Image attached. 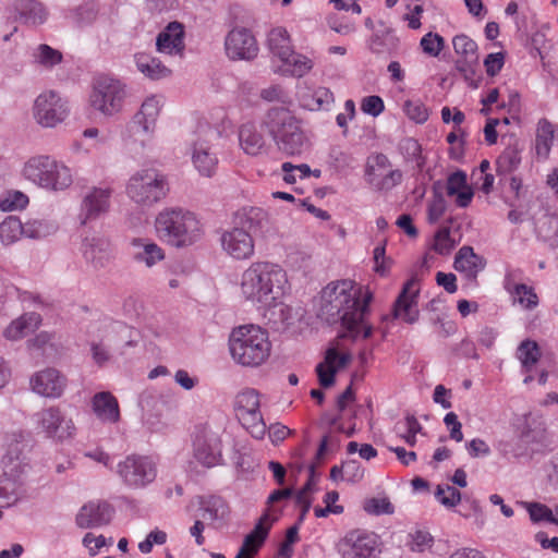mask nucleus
I'll return each instance as SVG.
<instances>
[{
    "mask_svg": "<svg viewBox=\"0 0 558 558\" xmlns=\"http://www.w3.org/2000/svg\"><path fill=\"white\" fill-rule=\"evenodd\" d=\"M220 245L223 253L234 260L250 259L255 253L253 234L243 228H235L234 226L221 233Z\"/></svg>",
    "mask_w": 558,
    "mask_h": 558,
    "instance_id": "obj_16",
    "label": "nucleus"
},
{
    "mask_svg": "<svg viewBox=\"0 0 558 558\" xmlns=\"http://www.w3.org/2000/svg\"><path fill=\"white\" fill-rule=\"evenodd\" d=\"M23 175L34 184L51 191H63L73 182L71 169L47 155L29 158L24 165Z\"/></svg>",
    "mask_w": 558,
    "mask_h": 558,
    "instance_id": "obj_7",
    "label": "nucleus"
},
{
    "mask_svg": "<svg viewBox=\"0 0 558 558\" xmlns=\"http://www.w3.org/2000/svg\"><path fill=\"white\" fill-rule=\"evenodd\" d=\"M239 141L247 155L256 156L265 147L264 136L257 131L254 123H245L240 128Z\"/></svg>",
    "mask_w": 558,
    "mask_h": 558,
    "instance_id": "obj_38",
    "label": "nucleus"
},
{
    "mask_svg": "<svg viewBox=\"0 0 558 558\" xmlns=\"http://www.w3.org/2000/svg\"><path fill=\"white\" fill-rule=\"evenodd\" d=\"M465 187H468L465 172L458 170L448 177V180H447L448 195H450V196L456 195V193H458L459 191H461Z\"/></svg>",
    "mask_w": 558,
    "mask_h": 558,
    "instance_id": "obj_63",
    "label": "nucleus"
},
{
    "mask_svg": "<svg viewBox=\"0 0 558 558\" xmlns=\"http://www.w3.org/2000/svg\"><path fill=\"white\" fill-rule=\"evenodd\" d=\"M41 323L38 313H25L13 320L4 330V337L9 340H19L34 331Z\"/></svg>",
    "mask_w": 558,
    "mask_h": 558,
    "instance_id": "obj_35",
    "label": "nucleus"
},
{
    "mask_svg": "<svg viewBox=\"0 0 558 558\" xmlns=\"http://www.w3.org/2000/svg\"><path fill=\"white\" fill-rule=\"evenodd\" d=\"M259 407V395L254 389L240 392L234 401V410L239 421L256 439H262L266 434V424Z\"/></svg>",
    "mask_w": 558,
    "mask_h": 558,
    "instance_id": "obj_12",
    "label": "nucleus"
},
{
    "mask_svg": "<svg viewBox=\"0 0 558 558\" xmlns=\"http://www.w3.org/2000/svg\"><path fill=\"white\" fill-rule=\"evenodd\" d=\"M235 228H243L251 234H264L269 231L270 220L266 210L260 207H242L235 214Z\"/></svg>",
    "mask_w": 558,
    "mask_h": 558,
    "instance_id": "obj_26",
    "label": "nucleus"
},
{
    "mask_svg": "<svg viewBox=\"0 0 558 558\" xmlns=\"http://www.w3.org/2000/svg\"><path fill=\"white\" fill-rule=\"evenodd\" d=\"M368 183L377 191H390L402 181L403 173L399 169L389 170L387 173L377 172L374 166L366 170Z\"/></svg>",
    "mask_w": 558,
    "mask_h": 558,
    "instance_id": "obj_40",
    "label": "nucleus"
},
{
    "mask_svg": "<svg viewBox=\"0 0 558 558\" xmlns=\"http://www.w3.org/2000/svg\"><path fill=\"white\" fill-rule=\"evenodd\" d=\"M24 227L23 235L31 239H39L49 234V226L41 220L29 221Z\"/></svg>",
    "mask_w": 558,
    "mask_h": 558,
    "instance_id": "obj_61",
    "label": "nucleus"
},
{
    "mask_svg": "<svg viewBox=\"0 0 558 558\" xmlns=\"http://www.w3.org/2000/svg\"><path fill=\"white\" fill-rule=\"evenodd\" d=\"M445 46V39L434 33L424 35L421 39V47L423 51L432 57H437Z\"/></svg>",
    "mask_w": 558,
    "mask_h": 558,
    "instance_id": "obj_53",
    "label": "nucleus"
},
{
    "mask_svg": "<svg viewBox=\"0 0 558 558\" xmlns=\"http://www.w3.org/2000/svg\"><path fill=\"white\" fill-rule=\"evenodd\" d=\"M158 236L177 247L194 244L203 234L196 216L181 208H166L155 219Z\"/></svg>",
    "mask_w": 558,
    "mask_h": 558,
    "instance_id": "obj_6",
    "label": "nucleus"
},
{
    "mask_svg": "<svg viewBox=\"0 0 558 558\" xmlns=\"http://www.w3.org/2000/svg\"><path fill=\"white\" fill-rule=\"evenodd\" d=\"M435 498L445 507L452 508L461 501V493L450 485H438Z\"/></svg>",
    "mask_w": 558,
    "mask_h": 558,
    "instance_id": "obj_51",
    "label": "nucleus"
},
{
    "mask_svg": "<svg viewBox=\"0 0 558 558\" xmlns=\"http://www.w3.org/2000/svg\"><path fill=\"white\" fill-rule=\"evenodd\" d=\"M68 101L56 92L49 90L37 96L33 106V117L43 128H54L69 116Z\"/></svg>",
    "mask_w": 558,
    "mask_h": 558,
    "instance_id": "obj_13",
    "label": "nucleus"
},
{
    "mask_svg": "<svg viewBox=\"0 0 558 558\" xmlns=\"http://www.w3.org/2000/svg\"><path fill=\"white\" fill-rule=\"evenodd\" d=\"M403 109L409 119L424 123L428 119V110L420 100H407Z\"/></svg>",
    "mask_w": 558,
    "mask_h": 558,
    "instance_id": "obj_55",
    "label": "nucleus"
},
{
    "mask_svg": "<svg viewBox=\"0 0 558 558\" xmlns=\"http://www.w3.org/2000/svg\"><path fill=\"white\" fill-rule=\"evenodd\" d=\"M217 135L218 133L215 130L208 128L203 136H199L192 146V162L204 177H211L218 166L217 154L210 145V138Z\"/></svg>",
    "mask_w": 558,
    "mask_h": 558,
    "instance_id": "obj_21",
    "label": "nucleus"
},
{
    "mask_svg": "<svg viewBox=\"0 0 558 558\" xmlns=\"http://www.w3.org/2000/svg\"><path fill=\"white\" fill-rule=\"evenodd\" d=\"M82 543L88 549L90 556H96L100 548L107 544H112V538H109V542H107L104 535L95 536L93 533H86Z\"/></svg>",
    "mask_w": 558,
    "mask_h": 558,
    "instance_id": "obj_60",
    "label": "nucleus"
},
{
    "mask_svg": "<svg viewBox=\"0 0 558 558\" xmlns=\"http://www.w3.org/2000/svg\"><path fill=\"white\" fill-rule=\"evenodd\" d=\"M117 473L126 487L143 489L156 480L157 465L149 457L131 454L119 462Z\"/></svg>",
    "mask_w": 558,
    "mask_h": 558,
    "instance_id": "obj_11",
    "label": "nucleus"
},
{
    "mask_svg": "<svg viewBox=\"0 0 558 558\" xmlns=\"http://www.w3.org/2000/svg\"><path fill=\"white\" fill-rule=\"evenodd\" d=\"M131 245L134 250L133 259L148 268L165 259L163 250L148 239L134 238L131 241Z\"/></svg>",
    "mask_w": 558,
    "mask_h": 558,
    "instance_id": "obj_30",
    "label": "nucleus"
},
{
    "mask_svg": "<svg viewBox=\"0 0 558 558\" xmlns=\"http://www.w3.org/2000/svg\"><path fill=\"white\" fill-rule=\"evenodd\" d=\"M28 440L23 432L7 436V449L2 458L3 470L8 474H24L28 469Z\"/></svg>",
    "mask_w": 558,
    "mask_h": 558,
    "instance_id": "obj_18",
    "label": "nucleus"
},
{
    "mask_svg": "<svg viewBox=\"0 0 558 558\" xmlns=\"http://www.w3.org/2000/svg\"><path fill=\"white\" fill-rule=\"evenodd\" d=\"M28 203V198L21 192H14L0 202V207L4 211H12L24 208Z\"/></svg>",
    "mask_w": 558,
    "mask_h": 558,
    "instance_id": "obj_59",
    "label": "nucleus"
},
{
    "mask_svg": "<svg viewBox=\"0 0 558 558\" xmlns=\"http://www.w3.org/2000/svg\"><path fill=\"white\" fill-rule=\"evenodd\" d=\"M33 57L36 63L46 68H51L60 63L62 60V54L59 50H56L45 44L39 45L35 49Z\"/></svg>",
    "mask_w": 558,
    "mask_h": 558,
    "instance_id": "obj_50",
    "label": "nucleus"
},
{
    "mask_svg": "<svg viewBox=\"0 0 558 558\" xmlns=\"http://www.w3.org/2000/svg\"><path fill=\"white\" fill-rule=\"evenodd\" d=\"M364 510L369 514H391L395 511L388 498H371L365 501Z\"/></svg>",
    "mask_w": 558,
    "mask_h": 558,
    "instance_id": "obj_56",
    "label": "nucleus"
},
{
    "mask_svg": "<svg viewBox=\"0 0 558 558\" xmlns=\"http://www.w3.org/2000/svg\"><path fill=\"white\" fill-rule=\"evenodd\" d=\"M262 125L274 140L278 150L286 156H300L310 147V140L300 120L287 108H270Z\"/></svg>",
    "mask_w": 558,
    "mask_h": 558,
    "instance_id": "obj_4",
    "label": "nucleus"
},
{
    "mask_svg": "<svg viewBox=\"0 0 558 558\" xmlns=\"http://www.w3.org/2000/svg\"><path fill=\"white\" fill-rule=\"evenodd\" d=\"M199 510L202 511V517L211 522L223 521L230 513L228 504L219 496L202 498L199 501Z\"/></svg>",
    "mask_w": 558,
    "mask_h": 558,
    "instance_id": "obj_42",
    "label": "nucleus"
},
{
    "mask_svg": "<svg viewBox=\"0 0 558 558\" xmlns=\"http://www.w3.org/2000/svg\"><path fill=\"white\" fill-rule=\"evenodd\" d=\"M444 423L450 430V438L460 442L463 440L462 424L458 420V415L453 412H449L444 417Z\"/></svg>",
    "mask_w": 558,
    "mask_h": 558,
    "instance_id": "obj_64",
    "label": "nucleus"
},
{
    "mask_svg": "<svg viewBox=\"0 0 558 558\" xmlns=\"http://www.w3.org/2000/svg\"><path fill=\"white\" fill-rule=\"evenodd\" d=\"M81 252L86 264L95 270L107 267L112 259L110 241L101 235L84 238Z\"/></svg>",
    "mask_w": 558,
    "mask_h": 558,
    "instance_id": "obj_23",
    "label": "nucleus"
},
{
    "mask_svg": "<svg viewBox=\"0 0 558 558\" xmlns=\"http://www.w3.org/2000/svg\"><path fill=\"white\" fill-rule=\"evenodd\" d=\"M112 189L109 186H94L83 196L78 219L85 226L107 214L110 208Z\"/></svg>",
    "mask_w": 558,
    "mask_h": 558,
    "instance_id": "obj_19",
    "label": "nucleus"
},
{
    "mask_svg": "<svg viewBox=\"0 0 558 558\" xmlns=\"http://www.w3.org/2000/svg\"><path fill=\"white\" fill-rule=\"evenodd\" d=\"M68 386V379L59 369L46 367L29 377L31 390L47 399H59Z\"/></svg>",
    "mask_w": 558,
    "mask_h": 558,
    "instance_id": "obj_17",
    "label": "nucleus"
},
{
    "mask_svg": "<svg viewBox=\"0 0 558 558\" xmlns=\"http://www.w3.org/2000/svg\"><path fill=\"white\" fill-rule=\"evenodd\" d=\"M160 108L161 101L158 97H148L142 104L140 111L133 117V125L141 128L144 133H153Z\"/></svg>",
    "mask_w": 558,
    "mask_h": 558,
    "instance_id": "obj_32",
    "label": "nucleus"
},
{
    "mask_svg": "<svg viewBox=\"0 0 558 558\" xmlns=\"http://www.w3.org/2000/svg\"><path fill=\"white\" fill-rule=\"evenodd\" d=\"M301 106L311 111L327 110L333 102V94L327 87H318L302 94Z\"/></svg>",
    "mask_w": 558,
    "mask_h": 558,
    "instance_id": "obj_43",
    "label": "nucleus"
},
{
    "mask_svg": "<svg viewBox=\"0 0 558 558\" xmlns=\"http://www.w3.org/2000/svg\"><path fill=\"white\" fill-rule=\"evenodd\" d=\"M508 292L513 295L514 302L519 303L523 308L532 311L538 305V296L534 289L524 283H515L512 287L506 284Z\"/></svg>",
    "mask_w": 558,
    "mask_h": 558,
    "instance_id": "obj_45",
    "label": "nucleus"
},
{
    "mask_svg": "<svg viewBox=\"0 0 558 558\" xmlns=\"http://www.w3.org/2000/svg\"><path fill=\"white\" fill-rule=\"evenodd\" d=\"M399 150L407 160H416L421 156V145L413 137H405L399 143Z\"/></svg>",
    "mask_w": 558,
    "mask_h": 558,
    "instance_id": "obj_57",
    "label": "nucleus"
},
{
    "mask_svg": "<svg viewBox=\"0 0 558 558\" xmlns=\"http://www.w3.org/2000/svg\"><path fill=\"white\" fill-rule=\"evenodd\" d=\"M364 477V469L355 460H347L339 465H333L330 470V478L335 482L345 481L348 483H359Z\"/></svg>",
    "mask_w": 558,
    "mask_h": 558,
    "instance_id": "obj_44",
    "label": "nucleus"
},
{
    "mask_svg": "<svg viewBox=\"0 0 558 558\" xmlns=\"http://www.w3.org/2000/svg\"><path fill=\"white\" fill-rule=\"evenodd\" d=\"M194 458L202 465L213 468L222 461L221 433L208 426L196 432L193 444Z\"/></svg>",
    "mask_w": 558,
    "mask_h": 558,
    "instance_id": "obj_15",
    "label": "nucleus"
},
{
    "mask_svg": "<svg viewBox=\"0 0 558 558\" xmlns=\"http://www.w3.org/2000/svg\"><path fill=\"white\" fill-rule=\"evenodd\" d=\"M133 328L123 322L100 316L92 320L86 328V337L90 356L94 363L102 367L112 360L111 348L134 345L132 340Z\"/></svg>",
    "mask_w": 558,
    "mask_h": 558,
    "instance_id": "obj_3",
    "label": "nucleus"
},
{
    "mask_svg": "<svg viewBox=\"0 0 558 558\" xmlns=\"http://www.w3.org/2000/svg\"><path fill=\"white\" fill-rule=\"evenodd\" d=\"M517 356L520 360L522 367L526 372H530L541 357L538 344L529 339L522 341L518 348Z\"/></svg>",
    "mask_w": 558,
    "mask_h": 558,
    "instance_id": "obj_47",
    "label": "nucleus"
},
{
    "mask_svg": "<svg viewBox=\"0 0 558 558\" xmlns=\"http://www.w3.org/2000/svg\"><path fill=\"white\" fill-rule=\"evenodd\" d=\"M385 109L383 99L379 96H366L361 101V110L372 117H378Z\"/></svg>",
    "mask_w": 558,
    "mask_h": 558,
    "instance_id": "obj_58",
    "label": "nucleus"
},
{
    "mask_svg": "<svg viewBox=\"0 0 558 558\" xmlns=\"http://www.w3.org/2000/svg\"><path fill=\"white\" fill-rule=\"evenodd\" d=\"M113 508L104 500H95L85 504L75 518L76 525L81 529H94L107 525L112 518Z\"/></svg>",
    "mask_w": 558,
    "mask_h": 558,
    "instance_id": "obj_25",
    "label": "nucleus"
},
{
    "mask_svg": "<svg viewBox=\"0 0 558 558\" xmlns=\"http://www.w3.org/2000/svg\"><path fill=\"white\" fill-rule=\"evenodd\" d=\"M15 10L21 20L26 24H43L48 16L45 5L37 0H17Z\"/></svg>",
    "mask_w": 558,
    "mask_h": 558,
    "instance_id": "obj_37",
    "label": "nucleus"
},
{
    "mask_svg": "<svg viewBox=\"0 0 558 558\" xmlns=\"http://www.w3.org/2000/svg\"><path fill=\"white\" fill-rule=\"evenodd\" d=\"M505 64V54L502 52L489 53L484 60V66L488 76L497 75Z\"/></svg>",
    "mask_w": 558,
    "mask_h": 558,
    "instance_id": "obj_62",
    "label": "nucleus"
},
{
    "mask_svg": "<svg viewBox=\"0 0 558 558\" xmlns=\"http://www.w3.org/2000/svg\"><path fill=\"white\" fill-rule=\"evenodd\" d=\"M361 290L352 280H339L328 283L320 293L318 316L328 324L341 322L345 332L342 338L355 340L362 333L363 338L371 337L373 328L365 323L372 294L366 293L360 300Z\"/></svg>",
    "mask_w": 558,
    "mask_h": 558,
    "instance_id": "obj_1",
    "label": "nucleus"
},
{
    "mask_svg": "<svg viewBox=\"0 0 558 558\" xmlns=\"http://www.w3.org/2000/svg\"><path fill=\"white\" fill-rule=\"evenodd\" d=\"M452 46L458 56L454 62L456 69L465 80L471 78L478 65L477 44L468 35L459 34L452 38Z\"/></svg>",
    "mask_w": 558,
    "mask_h": 558,
    "instance_id": "obj_22",
    "label": "nucleus"
},
{
    "mask_svg": "<svg viewBox=\"0 0 558 558\" xmlns=\"http://www.w3.org/2000/svg\"><path fill=\"white\" fill-rule=\"evenodd\" d=\"M267 47L272 58L291 56L293 46L288 31L283 27L272 28L267 36Z\"/></svg>",
    "mask_w": 558,
    "mask_h": 558,
    "instance_id": "obj_39",
    "label": "nucleus"
},
{
    "mask_svg": "<svg viewBox=\"0 0 558 558\" xmlns=\"http://www.w3.org/2000/svg\"><path fill=\"white\" fill-rule=\"evenodd\" d=\"M268 332L256 325L234 328L229 337V351L233 361L245 367H257L270 355Z\"/></svg>",
    "mask_w": 558,
    "mask_h": 558,
    "instance_id": "obj_5",
    "label": "nucleus"
},
{
    "mask_svg": "<svg viewBox=\"0 0 558 558\" xmlns=\"http://www.w3.org/2000/svg\"><path fill=\"white\" fill-rule=\"evenodd\" d=\"M156 47L160 53L182 56L184 45V27L179 22L169 23L157 36Z\"/></svg>",
    "mask_w": 558,
    "mask_h": 558,
    "instance_id": "obj_28",
    "label": "nucleus"
},
{
    "mask_svg": "<svg viewBox=\"0 0 558 558\" xmlns=\"http://www.w3.org/2000/svg\"><path fill=\"white\" fill-rule=\"evenodd\" d=\"M275 519L269 513H264L254 529L244 537L243 544L235 558H251L266 541Z\"/></svg>",
    "mask_w": 558,
    "mask_h": 558,
    "instance_id": "obj_27",
    "label": "nucleus"
},
{
    "mask_svg": "<svg viewBox=\"0 0 558 558\" xmlns=\"http://www.w3.org/2000/svg\"><path fill=\"white\" fill-rule=\"evenodd\" d=\"M526 511L529 512L530 519L534 523L541 521H547L549 523L558 525V519L553 515V511L546 505L541 502H521Z\"/></svg>",
    "mask_w": 558,
    "mask_h": 558,
    "instance_id": "obj_49",
    "label": "nucleus"
},
{
    "mask_svg": "<svg viewBox=\"0 0 558 558\" xmlns=\"http://www.w3.org/2000/svg\"><path fill=\"white\" fill-rule=\"evenodd\" d=\"M280 65L276 70L277 73L284 76L303 77L314 66L312 59L304 54L298 53L292 50L291 56H284L278 59Z\"/></svg>",
    "mask_w": 558,
    "mask_h": 558,
    "instance_id": "obj_33",
    "label": "nucleus"
},
{
    "mask_svg": "<svg viewBox=\"0 0 558 558\" xmlns=\"http://www.w3.org/2000/svg\"><path fill=\"white\" fill-rule=\"evenodd\" d=\"M22 474H8L3 470L0 476V507L14 505L22 494Z\"/></svg>",
    "mask_w": 558,
    "mask_h": 558,
    "instance_id": "obj_36",
    "label": "nucleus"
},
{
    "mask_svg": "<svg viewBox=\"0 0 558 558\" xmlns=\"http://www.w3.org/2000/svg\"><path fill=\"white\" fill-rule=\"evenodd\" d=\"M264 311V317L267 319L268 325L277 330L283 331L293 324L292 308L281 302L276 301V304L258 307Z\"/></svg>",
    "mask_w": 558,
    "mask_h": 558,
    "instance_id": "obj_34",
    "label": "nucleus"
},
{
    "mask_svg": "<svg viewBox=\"0 0 558 558\" xmlns=\"http://www.w3.org/2000/svg\"><path fill=\"white\" fill-rule=\"evenodd\" d=\"M498 168L502 172H512L521 163L520 153L514 148H507L498 158Z\"/></svg>",
    "mask_w": 558,
    "mask_h": 558,
    "instance_id": "obj_54",
    "label": "nucleus"
},
{
    "mask_svg": "<svg viewBox=\"0 0 558 558\" xmlns=\"http://www.w3.org/2000/svg\"><path fill=\"white\" fill-rule=\"evenodd\" d=\"M485 266V258L477 255L473 247L469 245L459 248L453 262L454 269L462 272L469 280H475L478 272H481Z\"/></svg>",
    "mask_w": 558,
    "mask_h": 558,
    "instance_id": "obj_29",
    "label": "nucleus"
},
{
    "mask_svg": "<svg viewBox=\"0 0 558 558\" xmlns=\"http://www.w3.org/2000/svg\"><path fill=\"white\" fill-rule=\"evenodd\" d=\"M289 288L287 271L270 262L252 263L241 275V294L257 308L276 304V301L282 300Z\"/></svg>",
    "mask_w": 558,
    "mask_h": 558,
    "instance_id": "obj_2",
    "label": "nucleus"
},
{
    "mask_svg": "<svg viewBox=\"0 0 558 558\" xmlns=\"http://www.w3.org/2000/svg\"><path fill=\"white\" fill-rule=\"evenodd\" d=\"M125 97V85L119 80L99 76L93 83L89 105L102 116L112 117L122 111Z\"/></svg>",
    "mask_w": 558,
    "mask_h": 558,
    "instance_id": "obj_9",
    "label": "nucleus"
},
{
    "mask_svg": "<svg viewBox=\"0 0 558 558\" xmlns=\"http://www.w3.org/2000/svg\"><path fill=\"white\" fill-rule=\"evenodd\" d=\"M169 191L167 177L156 168L135 171L128 181L126 194L137 205L150 207Z\"/></svg>",
    "mask_w": 558,
    "mask_h": 558,
    "instance_id": "obj_8",
    "label": "nucleus"
},
{
    "mask_svg": "<svg viewBox=\"0 0 558 558\" xmlns=\"http://www.w3.org/2000/svg\"><path fill=\"white\" fill-rule=\"evenodd\" d=\"M342 558H377L380 553L377 536L361 530L348 532L337 544Z\"/></svg>",
    "mask_w": 558,
    "mask_h": 558,
    "instance_id": "obj_14",
    "label": "nucleus"
},
{
    "mask_svg": "<svg viewBox=\"0 0 558 558\" xmlns=\"http://www.w3.org/2000/svg\"><path fill=\"white\" fill-rule=\"evenodd\" d=\"M134 59L137 70L150 80H160L170 74V70L153 56L136 53Z\"/></svg>",
    "mask_w": 558,
    "mask_h": 558,
    "instance_id": "obj_41",
    "label": "nucleus"
},
{
    "mask_svg": "<svg viewBox=\"0 0 558 558\" xmlns=\"http://www.w3.org/2000/svg\"><path fill=\"white\" fill-rule=\"evenodd\" d=\"M420 292L418 280H408L397 298L393 305V317L400 318L408 324H414L420 317L417 308V296Z\"/></svg>",
    "mask_w": 558,
    "mask_h": 558,
    "instance_id": "obj_24",
    "label": "nucleus"
},
{
    "mask_svg": "<svg viewBox=\"0 0 558 558\" xmlns=\"http://www.w3.org/2000/svg\"><path fill=\"white\" fill-rule=\"evenodd\" d=\"M92 407L96 416L102 422L117 423L120 418L118 400L109 391L96 393L92 399Z\"/></svg>",
    "mask_w": 558,
    "mask_h": 558,
    "instance_id": "obj_31",
    "label": "nucleus"
},
{
    "mask_svg": "<svg viewBox=\"0 0 558 558\" xmlns=\"http://www.w3.org/2000/svg\"><path fill=\"white\" fill-rule=\"evenodd\" d=\"M225 49L231 60H252L258 53L257 41L245 27H234L227 34Z\"/></svg>",
    "mask_w": 558,
    "mask_h": 558,
    "instance_id": "obj_20",
    "label": "nucleus"
},
{
    "mask_svg": "<svg viewBox=\"0 0 558 558\" xmlns=\"http://www.w3.org/2000/svg\"><path fill=\"white\" fill-rule=\"evenodd\" d=\"M554 138L553 124L546 120L541 119L537 123L536 131V153L537 155L547 156L551 148V142Z\"/></svg>",
    "mask_w": 558,
    "mask_h": 558,
    "instance_id": "obj_48",
    "label": "nucleus"
},
{
    "mask_svg": "<svg viewBox=\"0 0 558 558\" xmlns=\"http://www.w3.org/2000/svg\"><path fill=\"white\" fill-rule=\"evenodd\" d=\"M33 420L38 433L58 442L73 438L76 432L73 420L58 405L41 409L34 414Z\"/></svg>",
    "mask_w": 558,
    "mask_h": 558,
    "instance_id": "obj_10",
    "label": "nucleus"
},
{
    "mask_svg": "<svg viewBox=\"0 0 558 558\" xmlns=\"http://www.w3.org/2000/svg\"><path fill=\"white\" fill-rule=\"evenodd\" d=\"M24 233V227L17 217L9 216L0 223V240L4 245H11Z\"/></svg>",
    "mask_w": 558,
    "mask_h": 558,
    "instance_id": "obj_46",
    "label": "nucleus"
},
{
    "mask_svg": "<svg viewBox=\"0 0 558 558\" xmlns=\"http://www.w3.org/2000/svg\"><path fill=\"white\" fill-rule=\"evenodd\" d=\"M456 243L450 236V230L449 228H441L438 230L434 236V250L440 255H448L452 248L454 247Z\"/></svg>",
    "mask_w": 558,
    "mask_h": 558,
    "instance_id": "obj_52",
    "label": "nucleus"
}]
</instances>
